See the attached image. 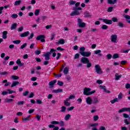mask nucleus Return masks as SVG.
Listing matches in <instances>:
<instances>
[{
  "label": "nucleus",
  "instance_id": "obj_48",
  "mask_svg": "<svg viewBox=\"0 0 130 130\" xmlns=\"http://www.w3.org/2000/svg\"><path fill=\"white\" fill-rule=\"evenodd\" d=\"M64 104L66 106H70V105H71V103L66 101H64Z\"/></svg>",
  "mask_w": 130,
  "mask_h": 130
},
{
  "label": "nucleus",
  "instance_id": "obj_47",
  "mask_svg": "<svg viewBox=\"0 0 130 130\" xmlns=\"http://www.w3.org/2000/svg\"><path fill=\"white\" fill-rule=\"evenodd\" d=\"M118 99L119 100L122 99V93H121V92H120V93H119L118 95Z\"/></svg>",
  "mask_w": 130,
  "mask_h": 130
},
{
  "label": "nucleus",
  "instance_id": "obj_37",
  "mask_svg": "<svg viewBox=\"0 0 130 130\" xmlns=\"http://www.w3.org/2000/svg\"><path fill=\"white\" fill-rule=\"evenodd\" d=\"M13 43L14 44H20L21 43V41L19 40H15L13 41Z\"/></svg>",
  "mask_w": 130,
  "mask_h": 130
},
{
  "label": "nucleus",
  "instance_id": "obj_23",
  "mask_svg": "<svg viewBox=\"0 0 130 130\" xmlns=\"http://www.w3.org/2000/svg\"><path fill=\"white\" fill-rule=\"evenodd\" d=\"M94 54H98L99 56H102V54H101V50H95Z\"/></svg>",
  "mask_w": 130,
  "mask_h": 130
},
{
  "label": "nucleus",
  "instance_id": "obj_40",
  "mask_svg": "<svg viewBox=\"0 0 130 130\" xmlns=\"http://www.w3.org/2000/svg\"><path fill=\"white\" fill-rule=\"evenodd\" d=\"M112 21H113V22H114V23H116V22H118V19L116 17H113L112 18Z\"/></svg>",
  "mask_w": 130,
  "mask_h": 130
},
{
  "label": "nucleus",
  "instance_id": "obj_45",
  "mask_svg": "<svg viewBox=\"0 0 130 130\" xmlns=\"http://www.w3.org/2000/svg\"><path fill=\"white\" fill-rule=\"evenodd\" d=\"M25 103L24 101H18L17 103V105H23Z\"/></svg>",
  "mask_w": 130,
  "mask_h": 130
},
{
  "label": "nucleus",
  "instance_id": "obj_22",
  "mask_svg": "<svg viewBox=\"0 0 130 130\" xmlns=\"http://www.w3.org/2000/svg\"><path fill=\"white\" fill-rule=\"evenodd\" d=\"M122 75H119L118 73H116L115 75V79L116 81H118L120 78H121Z\"/></svg>",
  "mask_w": 130,
  "mask_h": 130
},
{
  "label": "nucleus",
  "instance_id": "obj_56",
  "mask_svg": "<svg viewBox=\"0 0 130 130\" xmlns=\"http://www.w3.org/2000/svg\"><path fill=\"white\" fill-rule=\"evenodd\" d=\"M0 75H1V76H6V75H8V72H1L0 71Z\"/></svg>",
  "mask_w": 130,
  "mask_h": 130
},
{
  "label": "nucleus",
  "instance_id": "obj_15",
  "mask_svg": "<svg viewBox=\"0 0 130 130\" xmlns=\"http://www.w3.org/2000/svg\"><path fill=\"white\" fill-rule=\"evenodd\" d=\"M86 48L84 47H82L79 48V53L82 55L85 53V50Z\"/></svg>",
  "mask_w": 130,
  "mask_h": 130
},
{
  "label": "nucleus",
  "instance_id": "obj_6",
  "mask_svg": "<svg viewBox=\"0 0 130 130\" xmlns=\"http://www.w3.org/2000/svg\"><path fill=\"white\" fill-rule=\"evenodd\" d=\"M117 35H112L110 37V39L111 42L113 43H116V41H117Z\"/></svg>",
  "mask_w": 130,
  "mask_h": 130
},
{
  "label": "nucleus",
  "instance_id": "obj_57",
  "mask_svg": "<svg viewBox=\"0 0 130 130\" xmlns=\"http://www.w3.org/2000/svg\"><path fill=\"white\" fill-rule=\"evenodd\" d=\"M100 88H101V89H102L103 90H104V91L105 92V91H106V86H102L100 85Z\"/></svg>",
  "mask_w": 130,
  "mask_h": 130
},
{
  "label": "nucleus",
  "instance_id": "obj_29",
  "mask_svg": "<svg viewBox=\"0 0 130 130\" xmlns=\"http://www.w3.org/2000/svg\"><path fill=\"white\" fill-rule=\"evenodd\" d=\"M115 102H118V98H115L113 100L110 101V103L111 104H114Z\"/></svg>",
  "mask_w": 130,
  "mask_h": 130
},
{
  "label": "nucleus",
  "instance_id": "obj_35",
  "mask_svg": "<svg viewBox=\"0 0 130 130\" xmlns=\"http://www.w3.org/2000/svg\"><path fill=\"white\" fill-rule=\"evenodd\" d=\"M119 57V55H118V54L116 53V54H114V55L112 56V58L113 59H115V58H118Z\"/></svg>",
  "mask_w": 130,
  "mask_h": 130
},
{
  "label": "nucleus",
  "instance_id": "obj_49",
  "mask_svg": "<svg viewBox=\"0 0 130 130\" xmlns=\"http://www.w3.org/2000/svg\"><path fill=\"white\" fill-rule=\"evenodd\" d=\"M26 46H27V43H24L20 46V49H24V48H25V47H26Z\"/></svg>",
  "mask_w": 130,
  "mask_h": 130
},
{
  "label": "nucleus",
  "instance_id": "obj_64",
  "mask_svg": "<svg viewBox=\"0 0 130 130\" xmlns=\"http://www.w3.org/2000/svg\"><path fill=\"white\" fill-rule=\"evenodd\" d=\"M124 18H125L126 20H130L129 15H123Z\"/></svg>",
  "mask_w": 130,
  "mask_h": 130
},
{
  "label": "nucleus",
  "instance_id": "obj_5",
  "mask_svg": "<svg viewBox=\"0 0 130 130\" xmlns=\"http://www.w3.org/2000/svg\"><path fill=\"white\" fill-rule=\"evenodd\" d=\"M100 21H102L107 25H111L112 24V20L107 19H103V18H99Z\"/></svg>",
  "mask_w": 130,
  "mask_h": 130
},
{
  "label": "nucleus",
  "instance_id": "obj_50",
  "mask_svg": "<svg viewBox=\"0 0 130 130\" xmlns=\"http://www.w3.org/2000/svg\"><path fill=\"white\" fill-rule=\"evenodd\" d=\"M60 56H61V54H60V53H57V56H56V57L57 60L59 59Z\"/></svg>",
  "mask_w": 130,
  "mask_h": 130
},
{
  "label": "nucleus",
  "instance_id": "obj_4",
  "mask_svg": "<svg viewBox=\"0 0 130 130\" xmlns=\"http://www.w3.org/2000/svg\"><path fill=\"white\" fill-rule=\"evenodd\" d=\"M13 93H16V91L14 90H12L10 89H8L7 91H3L2 93V95H3V96H5L6 95H8V94H13Z\"/></svg>",
  "mask_w": 130,
  "mask_h": 130
},
{
  "label": "nucleus",
  "instance_id": "obj_31",
  "mask_svg": "<svg viewBox=\"0 0 130 130\" xmlns=\"http://www.w3.org/2000/svg\"><path fill=\"white\" fill-rule=\"evenodd\" d=\"M3 39H7V34H8V31H5L3 32Z\"/></svg>",
  "mask_w": 130,
  "mask_h": 130
},
{
  "label": "nucleus",
  "instance_id": "obj_17",
  "mask_svg": "<svg viewBox=\"0 0 130 130\" xmlns=\"http://www.w3.org/2000/svg\"><path fill=\"white\" fill-rule=\"evenodd\" d=\"M55 83H56V80L51 81L49 83V86L50 87V88H52V87L54 86V84H55Z\"/></svg>",
  "mask_w": 130,
  "mask_h": 130
},
{
  "label": "nucleus",
  "instance_id": "obj_62",
  "mask_svg": "<svg viewBox=\"0 0 130 130\" xmlns=\"http://www.w3.org/2000/svg\"><path fill=\"white\" fill-rule=\"evenodd\" d=\"M99 130H106V128H105V126H101L99 127Z\"/></svg>",
  "mask_w": 130,
  "mask_h": 130
},
{
  "label": "nucleus",
  "instance_id": "obj_53",
  "mask_svg": "<svg viewBox=\"0 0 130 130\" xmlns=\"http://www.w3.org/2000/svg\"><path fill=\"white\" fill-rule=\"evenodd\" d=\"M51 123L52 124H59V122H58L57 121H53L51 122Z\"/></svg>",
  "mask_w": 130,
  "mask_h": 130
},
{
  "label": "nucleus",
  "instance_id": "obj_27",
  "mask_svg": "<svg viewBox=\"0 0 130 130\" xmlns=\"http://www.w3.org/2000/svg\"><path fill=\"white\" fill-rule=\"evenodd\" d=\"M16 63L17 64H19V66L20 67H23V66H24V63H22V62H21V60H20V59H18L17 61H16Z\"/></svg>",
  "mask_w": 130,
  "mask_h": 130
},
{
  "label": "nucleus",
  "instance_id": "obj_2",
  "mask_svg": "<svg viewBox=\"0 0 130 130\" xmlns=\"http://www.w3.org/2000/svg\"><path fill=\"white\" fill-rule=\"evenodd\" d=\"M82 8L81 7H74L73 8V10L74 11H73L71 13V16H78L80 15V12L79 11H81Z\"/></svg>",
  "mask_w": 130,
  "mask_h": 130
},
{
  "label": "nucleus",
  "instance_id": "obj_58",
  "mask_svg": "<svg viewBox=\"0 0 130 130\" xmlns=\"http://www.w3.org/2000/svg\"><path fill=\"white\" fill-rule=\"evenodd\" d=\"M107 57L108 59H111V58H112V55H111V54H108L107 55Z\"/></svg>",
  "mask_w": 130,
  "mask_h": 130
},
{
  "label": "nucleus",
  "instance_id": "obj_9",
  "mask_svg": "<svg viewBox=\"0 0 130 130\" xmlns=\"http://www.w3.org/2000/svg\"><path fill=\"white\" fill-rule=\"evenodd\" d=\"M85 101L88 105H91V104L93 103V100H92V98H91V97L90 96H88L87 98H86V99H85Z\"/></svg>",
  "mask_w": 130,
  "mask_h": 130
},
{
  "label": "nucleus",
  "instance_id": "obj_46",
  "mask_svg": "<svg viewBox=\"0 0 130 130\" xmlns=\"http://www.w3.org/2000/svg\"><path fill=\"white\" fill-rule=\"evenodd\" d=\"M11 17L13 18V19H17V18H18V14H13L11 15Z\"/></svg>",
  "mask_w": 130,
  "mask_h": 130
},
{
  "label": "nucleus",
  "instance_id": "obj_51",
  "mask_svg": "<svg viewBox=\"0 0 130 130\" xmlns=\"http://www.w3.org/2000/svg\"><path fill=\"white\" fill-rule=\"evenodd\" d=\"M57 85L60 86H63V83L62 81H58Z\"/></svg>",
  "mask_w": 130,
  "mask_h": 130
},
{
  "label": "nucleus",
  "instance_id": "obj_25",
  "mask_svg": "<svg viewBox=\"0 0 130 130\" xmlns=\"http://www.w3.org/2000/svg\"><path fill=\"white\" fill-rule=\"evenodd\" d=\"M70 118H71V114H67L64 118V120H66V121H68V120H69V119H70Z\"/></svg>",
  "mask_w": 130,
  "mask_h": 130
},
{
  "label": "nucleus",
  "instance_id": "obj_41",
  "mask_svg": "<svg viewBox=\"0 0 130 130\" xmlns=\"http://www.w3.org/2000/svg\"><path fill=\"white\" fill-rule=\"evenodd\" d=\"M113 11V7H109L107 10V12H108L109 13H111V12H112Z\"/></svg>",
  "mask_w": 130,
  "mask_h": 130
},
{
  "label": "nucleus",
  "instance_id": "obj_14",
  "mask_svg": "<svg viewBox=\"0 0 130 130\" xmlns=\"http://www.w3.org/2000/svg\"><path fill=\"white\" fill-rule=\"evenodd\" d=\"M30 35V32L25 31L20 35V37H27V36H29Z\"/></svg>",
  "mask_w": 130,
  "mask_h": 130
},
{
  "label": "nucleus",
  "instance_id": "obj_30",
  "mask_svg": "<svg viewBox=\"0 0 130 130\" xmlns=\"http://www.w3.org/2000/svg\"><path fill=\"white\" fill-rule=\"evenodd\" d=\"M66 111H67V107H66L64 106H62L61 107L60 112L64 113V112H66Z\"/></svg>",
  "mask_w": 130,
  "mask_h": 130
},
{
  "label": "nucleus",
  "instance_id": "obj_43",
  "mask_svg": "<svg viewBox=\"0 0 130 130\" xmlns=\"http://www.w3.org/2000/svg\"><path fill=\"white\" fill-rule=\"evenodd\" d=\"M99 119V116L98 115H95L93 116V120L94 121H97Z\"/></svg>",
  "mask_w": 130,
  "mask_h": 130
},
{
  "label": "nucleus",
  "instance_id": "obj_26",
  "mask_svg": "<svg viewBox=\"0 0 130 130\" xmlns=\"http://www.w3.org/2000/svg\"><path fill=\"white\" fill-rule=\"evenodd\" d=\"M21 3H22V1L21 0L16 1L15 2L14 6L15 7L17 6H20V5H21Z\"/></svg>",
  "mask_w": 130,
  "mask_h": 130
},
{
  "label": "nucleus",
  "instance_id": "obj_39",
  "mask_svg": "<svg viewBox=\"0 0 130 130\" xmlns=\"http://www.w3.org/2000/svg\"><path fill=\"white\" fill-rule=\"evenodd\" d=\"M39 13H40V10L39 9H36L35 11V15L36 16H38L39 15Z\"/></svg>",
  "mask_w": 130,
  "mask_h": 130
},
{
  "label": "nucleus",
  "instance_id": "obj_55",
  "mask_svg": "<svg viewBox=\"0 0 130 130\" xmlns=\"http://www.w3.org/2000/svg\"><path fill=\"white\" fill-rule=\"evenodd\" d=\"M86 63H87L86 65V68H91V67H92V63H91V62H88Z\"/></svg>",
  "mask_w": 130,
  "mask_h": 130
},
{
  "label": "nucleus",
  "instance_id": "obj_21",
  "mask_svg": "<svg viewBox=\"0 0 130 130\" xmlns=\"http://www.w3.org/2000/svg\"><path fill=\"white\" fill-rule=\"evenodd\" d=\"M100 101L98 100V98L96 97H95L93 98V100L92 101L93 104H98V103H99Z\"/></svg>",
  "mask_w": 130,
  "mask_h": 130
},
{
  "label": "nucleus",
  "instance_id": "obj_3",
  "mask_svg": "<svg viewBox=\"0 0 130 130\" xmlns=\"http://www.w3.org/2000/svg\"><path fill=\"white\" fill-rule=\"evenodd\" d=\"M94 70L98 75H102L103 74V71H102V69L99 64L95 65Z\"/></svg>",
  "mask_w": 130,
  "mask_h": 130
},
{
  "label": "nucleus",
  "instance_id": "obj_61",
  "mask_svg": "<svg viewBox=\"0 0 130 130\" xmlns=\"http://www.w3.org/2000/svg\"><path fill=\"white\" fill-rule=\"evenodd\" d=\"M29 94V91H26L22 93L23 96H27Z\"/></svg>",
  "mask_w": 130,
  "mask_h": 130
},
{
  "label": "nucleus",
  "instance_id": "obj_28",
  "mask_svg": "<svg viewBox=\"0 0 130 130\" xmlns=\"http://www.w3.org/2000/svg\"><path fill=\"white\" fill-rule=\"evenodd\" d=\"M98 125H99V124L98 123H94L90 124L89 126L90 127H96V126H98Z\"/></svg>",
  "mask_w": 130,
  "mask_h": 130
},
{
  "label": "nucleus",
  "instance_id": "obj_12",
  "mask_svg": "<svg viewBox=\"0 0 130 130\" xmlns=\"http://www.w3.org/2000/svg\"><path fill=\"white\" fill-rule=\"evenodd\" d=\"M124 111H130V108H123L118 111V113H121L124 112Z\"/></svg>",
  "mask_w": 130,
  "mask_h": 130
},
{
  "label": "nucleus",
  "instance_id": "obj_7",
  "mask_svg": "<svg viewBox=\"0 0 130 130\" xmlns=\"http://www.w3.org/2000/svg\"><path fill=\"white\" fill-rule=\"evenodd\" d=\"M78 23L80 28H84V27H86V23L85 22H82V20L80 18L78 19Z\"/></svg>",
  "mask_w": 130,
  "mask_h": 130
},
{
  "label": "nucleus",
  "instance_id": "obj_63",
  "mask_svg": "<svg viewBox=\"0 0 130 130\" xmlns=\"http://www.w3.org/2000/svg\"><path fill=\"white\" fill-rule=\"evenodd\" d=\"M75 4H76V2H75V1H70L69 2V4L71 6H72L73 5H75Z\"/></svg>",
  "mask_w": 130,
  "mask_h": 130
},
{
  "label": "nucleus",
  "instance_id": "obj_32",
  "mask_svg": "<svg viewBox=\"0 0 130 130\" xmlns=\"http://www.w3.org/2000/svg\"><path fill=\"white\" fill-rule=\"evenodd\" d=\"M13 101H14V100L12 99H5V102L6 103H10L11 102H13Z\"/></svg>",
  "mask_w": 130,
  "mask_h": 130
},
{
  "label": "nucleus",
  "instance_id": "obj_59",
  "mask_svg": "<svg viewBox=\"0 0 130 130\" xmlns=\"http://www.w3.org/2000/svg\"><path fill=\"white\" fill-rule=\"evenodd\" d=\"M34 37V34L31 33L30 37H28V40H30V39H32V38H33Z\"/></svg>",
  "mask_w": 130,
  "mask_h": 130
},
{
  "label": "nucleus",
  "instance_id": "obj_18",
  "mask_svg": "<svg viewBox=\"0 0 130 130\" xmlns=\"http://www.w3.org/2000/svg\"><path fill=\"white\" fill-rule=\"evenodd\" d=\"M17 27H18V24L17 23H13L11 24V30H15V29L17 28Z\"/></svg>",
  "mask_w": 130,
  "mask_h": 130
},
{
  "label": "nucleus",
  "instance_id": "obj_16",
  "mask_svg": "<svg viewBox=\"0 0 130 130\" xmlns=\"http://www.w3.org/2000/svg\"><path fill=\"white\" fill-rule=\"evenodd\" d=\"M64 43H65L64 39H60L58 42H56V45L58 44L62 45V44H64Z\"/></svg>",
  "mask_w": 130,
  "mask_h": 130
},
{
  "label": "nucleus",
  "instance_id": "obj_36",
  "mask_svg": "<svg viewBox=\"0 0 130 130\" xmlns=\"http://www.w3.org/2000/svg\"><path fill=\"white\" fill-rule=\"evenodd\" d=\"M128 120H129V121L127 120V119H125L124 120V123H125L127 125L130 124V117H129V118H128Z\"/></svg>",
  "mask_w": 130,
  "mask_h": 130
},
{
  "label": "nucleus",
  "instance_id": "obj_33",
  "mask_svg": "<svg viewBox=\"0 0 130 130\" xmlns=\"http://www.w3.org/2000/svg\"><path fill=\"white\" fill-rule=\"evenodd\" d=\"M11 79L12 80H19V77L18 76H17L16 75H13V76H11Z\"/></svg>",
  "mask_w": 130,
  "mask_h": 130
},
{
  "label": "nucleus",
  "instance_id": "obj_20",
  "mask_svg": "<svg viewBox=\"0 0 130 130\" xmlns=\"http://www.w3.org/2000/svg\"><path fill=\"white\" fill-rule=\"evenodd\" d=\"M117 26L120 28H123V27H124V24L123 22H122V21H118Z\"/></svg>",
  "mask_w": 130,
  "mask_h": 130
},
{
  "label": "nucleus",
  "instance_id": "obj_54",
  "mask_svg": "<svg viewBox=\"0 0 130 130\" xmlns=\"http://www.w3.org/2000/svg\"><path fill=\"white\" fill-rule=\"evenodd\" d=\"M55 51H56V50L54 49H51L50 52H48L50 53H50H54Z\"/></svg>",
  "mask_w": 130,
  "mask_h": 130
},
{
  "label": "nucleus",
  "instance_id": "obj_44",
  "mask_svg": "<svg viewBox=\"0 0 130 130\" xmlns=\"http://www.w3.org/2000/svg\"><path fill=\"white\" fill-rule=\"evenodd\" d=\"M130 49H127L126 50H124V49H122L121 50V52H122V53H127V52H128V51H129Z\"/></svg>",
  "mask_w": 130,
  "mask_h": 130
},
{
  "label": "nucleus",
  "instance_id": "obj_24",
  "mask_svg": "<svg viewBox=\"0 0 130 130\" xmlns=\"http://www.w3.org/2000/svg\"><path fill=\"white\" fill-rule=\"evenodd\" d=\"M63 72L64 73V75H68V73H69V67H65L63 71Z\"/></svg>",
  "mask_w": 130,
  "mask_h": 130
},
{
  "label": "nucleus",
  "instance_id": "obj_38",
  "mask_svg": "<svg viewBox=\"0 0 130 130\" xmlns=\"http://www.w3.org/2000/svg\"><path fill=\"white\" fill-rule=\"evenodd\" d=\"M102 29L103 30H107V29H108V26L105 24H104L102 26Z\"/></svg>",
  "mask_w": 130,
  "mask_h": 130
},
{
  "label": "nucleus",
  "instance_id": "obj_42",
  "mask_svg": "<svg viewBox=\"0 0 130 130\" xmlns=\"http://www.w3.org/2000/svg\"><path fill=\"white\" fill-rule=\"evenodd\" d=\"M84 15H85L84 17L85 18H88V17H91V15H90V13L88 12L84 13Z\"/></svg>",
  "mask_w": 130,
  "mask_h": 130
},
{
  "label": "nucleus",
  "instance_id": "obj_8",
  "mask_svg": "<svg viewBox=\"0 0 130 130\" xmlns=\"http://www.w3.org/2000/svg\"><path fill=\"white\" fill-rule=\"evenodd\" d=\"M37 40H41V42H45V36L44 35H40L37 37Z\"/></svg>",
  "mask_w": 130,
  "mask_h": 130
},
{
  "label": "nucleus",
  "instance_id": "obj_10",
  "mask_svg": "<svg viewBox=\"0 0 130 130\" xmlns=\"http://www.w3.org/2000/svg\"><path fill=\"white\" fill-rule=\"evenodd\" d=\"M43 56L45 57V60H49L50 59V53H45Z\"/></svg>",
  "mask_w": 130,
  "mask_h": 130
},
{
  "label": "nucleus",
  "instance_id": "obj_52",
  "mask_svg": "<svg viewBox=\"0 0 130 130\" xmlns=\"http://www.w3.org/2000/svg\"><path fill=\"white\" fill-rule=\"evenodd\" d=\"M74 108H75L74 106L70 107L67 109V111H72V110H73Z\"/></svg>",
  "mask_w": 130,
  "mask_h": 130
},
{
  "label": "nucleus",
  "instance_id": "obj_11",
  "mask_svg": "<svg viewBox=\"0 0 130 130\" xmlns=\"http://www.w3.org/2000/svg\"><path fill=\"white\" fill-rule=\"evenodd\" d=\"M81 62H82V63H87V62H90V60L88 58L83 57L81 59Z\"/></svg>",
  "mask_w": 130,
  "mask_h": 130
},
{
  "label": "nucleus",
  "instance_id": "obj_60",
  "mask_svg": "<svg viewBox=\"0 0 130 130\" xmlns=\"http://www.w3.org/2000/svg\"><path fill=\"white\" fill-rule=\"evenodd\" d=\"M35 53L37 55H39V54H40V53H41V51H40V50L36 51H35Z\"/></svg>",
  "mask_w": 130,
  "mask_h": 130
},
{
  "label": "nucleus",
  "instance_id": "obj_19",
  "mask_svg": "<svg viewBox=\"0 0 130 130\" xmlns=\"http://www.w3.org/2000/svg\"><path fill=\"white\" fill-rule=\"evenodd\" d=\"M52 92L55 93L56 94H57V93H61L62 92V89H53Z\"/></svg>",
  "mask_w": 130,
  "mask_h": 130
},
{
  "label": "nucleus",
  "instance_id": "obj_34",
  "mask_svg": "<svg viewBox=\"0 0 130 130\" xmlns=\"http://www.w3.org/2000/svg\"><path fill=\"white\" fill-rule=\"evenodd\" d=\"M18 84H19V82L18 81L13 82L11 85L12 88H13V87H15V86H17V85H18Z\"/></svg>",
  "mask_w": 130,
  "mask_h": 130
},
{
  "label": "nucleus",
  "instance_id": "obj_1",
  "mask_svg": "<svg viewBox=\"0 0 130 130\" xmlns=\"http://www.w3.org/2000/svg\"><path fill=\"white\" fill-rule=\"evenodd\" d=\"M91 91V88H88L87 87H85L83 89V94L84 95H86V96H90V95H92V94H94L95 92H96L95 90H92Z\"/></svg>",
  "mask_w": 130,
  "mask_h": 130
},
{
  "label": "nucleus",
  "instance_id": "obj_13",
  "mask_svg": "<svg viewBox=\"0 0 130 130\" xmlns=\"http://www.w3.org/2000/svg\"><path fill=\"white\" fill-rule=\"evenodd\" d=\"M91 53L90 51L84 52V53H83L82 56H84V57H89V56H91Z\"/></svg>",
  "mask_w": 130,
  "mask_h": 130
}]
</instances>
